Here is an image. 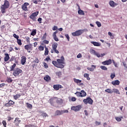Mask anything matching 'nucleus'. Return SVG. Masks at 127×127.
Returning <instances> with one entry per match:
<instances>
[{"label": "nucleus", "mask_w": 127, "mask_h": 127, "mask_svg": "<svg viewBox=\"0 0 127 127\" xmlns=\"http://www.w3.org/2000/svg\"><path fill=\"white\" fill-rule=\"evenodd\" d=\"M81 109H82V106L81 105H77L76 106H72L71 107V110L74 112H79Z\"/></svg>", "instance_id": "nucleus-8"}, {"label": "nucleus", "mask_w": 127, "mask_h": 127, "mask_svg": "<svg viewBox=\"0 0 127 127\" xmlns=\"http://www.w3.org/2000/svg\"><path fill=\"white\" fill-rule=\"evenodd\" d=\"M115 120H116L117 122H121L122 121V119L118 117H115Z\"/></svg>", "instance_id": "nucleus-48"}, {"label": "nucleus", "mask_w": 127, "mask_h": 127, "mask_svg": "<svg viewBox=\"0 0 127 127\" xmlns=\"http://www.w3.org/2000/svg\"><path fill=\"white\" fill-rule=\"evenodd\" d=\"M25 127H35V126L31 124L26 125L25 126Z\"/></svg>", "instance_id": "nucleus-47"}, {"label": "nucleus", "mask_w": 127, "mask_h": 127, "mask_svg": "<svg viewBox=\"0 0 127 127\" xmlns=\"http://www.w3.org/2000/svg\"><path fill=\"white\" fill-rule=\"evenodd\" d=\"M6 81L7 82V83H11V82H12V80L10 77L7 78Z\"/></svg>", "instance_id": "nucleus-39"}, {"label": "nucleus", "mask_w": 127, "mask_h": 127, "mask_svg": "<svg viewBox=\"0 0 127 127\" xmlns=\"http://www.w3.org/2000/svg\"><path fill=\"white\" fill-rule=\"evenodd\" d=\"M109 4L111 7H115L117 5H119L118 3H116L113 0H110L109 1Z\"/></svg>", "instance_id": "nucleus-12"}, {"label": "nucleus", "mask_w": 127, "mask_h": 127, "mask_svg": "<svg viewBox=\"0 0 127 127\" xmlns=\"http://www.w3.org/2000/svg\"><path fill=\"white\" fill-rule=\"evenodd\" d=\"M5 86V83H1L0 84V88H3Z\"/></svg>", "instance_id": "nucleus-56"}, {"label": "nucleus", "mask_w": 127, "mask_h": 127, "mask_svg": "<svg viewBox=\"0 0 127 127\" xmlns=\"http://www.w3.org/2000/svg\"><path fill=\"white\" fill-rule=\"evenodd\" d=\"M91 43L92 44H93L94 46H97V47L101 46V43L99 42L92 41L91 42Z\"/></svg>", "instance_id": "nucleus-22"}, {"label": "nucleus", "mask_w": 127, "mask_h": 127, "mask_svg": "<svg viewBox=\"0 0 127 127\" xmlns=\"http://www.w3.org/2000/svg\"><path fill=\"white\" fill-rule=\"evenodd\" d=\"M93 100L90 97H87L86 99L83 100V103L85 104V105H87V104L93 105Z\"/></svg>", "instance_id": "nucleus-6"}, {"label": "nucleus", "mask_w": 127, "mask_h": 127, "mask_svg": "<svg viewBox=\"0 0 127 127\" xmlns=\"http://www.w3.org/2000/svg\"><path fill=\"white\" fill-rule=\"evenodd\" d=\"M22 73V70L19 68H16L13 71L12 73L13 76L16 77V76H19V74H21Z\"/></svg>", "instance_id": "nucleus-4"}, {"label": "nucleus", "mask_w": 127, "mask_h": 127, "mask_svg": "<svg viewBox=\"0 0 127 127\" xmlns=\"http://www.w3.org/2000/svg\"><path fill=\"white\" fill-rule=\"evenodd\" d=\"M57 46H58V44L57 43H54L52 45V50L51 51V53H56V54H59V51L57 50Z\"/></svg>", "instance_id": "nucleus-3"}, {"label": "nucleus", "mask_w": 127, "mask_h": 127, "mask_svg": "<svg viewBox=\"0 0 127 127\" xmlns=\"http://www.w3.org/2000/svg\"><path fill=\"white\" fill-rule=\"evenodd\" d=\"M55 116H61V115H63L62 113V110H57L55 114Z\"/></svg>", "instance_id": "nucleus-25"}, {"label": "nucleus", "mask_w": 127, "mask_h": 127, "mask_svg": "<svg viewBox=\"0 0 127 127\" xmlns=\"http://www.w3.org/2000/svg\"><path fill=\"white\" fill-rule=\"evenodd\" d=\"M91 67H87V70H89V71H91V72H93V71H94V70H95V68H96V66L95 65H92Z\"/></svg>", "instance_id": "nucleus-26"}, {"label": "nucleus", "mask_w": 127, "mask_h": 127, "mask_svg": "<svg viewBox=\"0 0 127 127\" xmlns=\"http://www.w3.org/2000/svg\"><path fill=\"white\" fill-rule=\"evenodd\" d=\"M73 81L74 83H76V84H79V83H81V82H82V80L78 79L77 78H73Z\"/></svg>", "instance_id": "nucleus-33"}, {"label": "nucleus", "mask_w": 127, "mask_h": 127, "mask_svg": "<svg viewBox=\"0 0 127 127\" xmlns=\"http://www.w3.org/2000/svg\"><path fill=\"white\" fill-rule=\"evenodd\" d=\"M42 20V18L40 17L38 19V21L39 22V23H42V22H41Z\"/></svg>", "instance_id": "nucleus-64"}, {"label": "nucleus", "mask_w": 127, "mask_h": 127, "mask_svg": "<svg viewBox=\"0 0 127 127\" xmlns=\"http://www.w3.org/2000/svg\"><path fill=\"white\" fill-rule=\"evenodd\" d=\"M64 60L65 59L64 58V57L62 56L61 57V59L57 60V62L53 61L52 62V64L57 68H61V69H63V68H64V65H63V64H65V63H64Z\"/></svg>", "instance_id": "nucleus-1"}, {"label": "nucleus", "mask_w": 127, "mask_h": 127, "mask_svg": "<svg viewBox=\"0 0 127 127\" xmlns=\"http://www.w3.org/2000/svg\"><path fill=\"white\" fill-rule=\"evenodd\" d=\"M62 113L63 114H65V113H68V111L66 110H62Z\"/></svg>", "instance_id": "nucleus-60"}, {"label": "nucleus", "mask_w": 127, "mask_h": 127, "mask_svg": "<svg viewBox=\"0 0 127 127\" xmlns=\"http://www.w3.org/2000/svg\"><path fill=\"white\" fill-rule=\"evenodd\" d=\"M95 125L96 126H100L101 125V122H99L98 121L95 122Z\"/></svg>", "instance_id": "nucleus-63"}, {"label": "nucleus", "mask_w": 127, "mask_h": 127, "mask_svg": "<svg viewBox=\"0 0 127 127\" xmlns=\"http://www.w3.org/2000/svg\"><path fill=\"white\" fill-rule=\"evenodd\" d=\"M112 85H117V86H119L120 85V81L119 80H114L112 82Z\"/></svg>", "instance_id": "nucleus-27"}, {"label": "nucleus", "mask_w": 127, "mask_h": 127, "mask_svg": "<svg viewBox=\"0 0 127 127\" xmlns=\"http://www.w3.org/2000/svg\"><path fill=\"white\" fill-rule=\"evenodd\" d=\"M56 99V102L57 103V104H62V103H63V100L60 98H58L57 97V98H56L55 100Z\"/></svg>", "instance_id": "nucleus-28"}, {"label": "nucleus", "mask_w": 127, "mask_h": 127, "mask_svg": "<svg viewBox=\"0 0 127 127\" xmlns=\"http://www.w3.org/2000/svg\"><path fill=\"white\" fill-rule=\"evenodd\" d=\"M21 94H17L13 96V98L14 100H17L19 98H20L21 97Z\"/></svg>", "instance_id": "nucleus-24"}, {"label": "nucleus", "mask_w": 127, "mask_h": 127, "mask_svg": "<svg viewBox=\"0 0 127 127\" xmlns=\"http://www.w3.org/2000/svg\"><path fill=\"white\" fill-rule=\"evenodd\" d=\"M57 31H55L53 34V37H54L55 41H59V39H58L57 36L56 35V34H57Z\"/></svg>", "instance_id": "nucleus-19"}, {"label": "nucleus", "mask_w": 127, "mask_h": 127, "mask_svg": "<svg viewBox=\"0 0 127 127\" xmlns=\"http://www.w3.org/2000/svg\"><path fill=\"white\" fill-rule=\"evenodd\" d=\"M76 100H77V98H76L75 97H72L71 98L72 102H76Z\"/></svg>", "instance_id": "nucleus-58"}, {"label": "nucleus", "mask_w": 127, "mask_h": 127, "mask_svg": "<svg viewBox=\"0 0 127 127\" xmlns=\"http://www.w3.org/2000/svg\"><path fill=\"white\" fill-rule=\"evenodd\" d=\"M95 55L96 56H97V57H98V58H100V57H101V55H100V53H95Z\"/></svg>", "instance_id": "nucleus-54"}, {"label": "nucleus", "mask_w": 127, "mask_h": 127, "mask_svg": "<svg viewBox=\"0 0 127 127\" xmlns=\"http://www.w3.org/2000/svg\"><path fill=\"white\" fill-rule=\"evenodd\" d=\"M9 7V1L5 0L4 1V4L0 6L1 13H5V9Z\"/></svg>", "instance_id": "nucleus-2"}, {"label": "nucleus", "mask_w": 127, "mask_h": 127, "mask_svg": "<svg viewBox=\"0 0 127 127\" xmlns=\"http://www.w3.org/2000/svg\"><path fill=\"white\" fill-rule=\"evenodd\" d=\"M13 37H14V38H16V39L18 40V38H19V36H17V35H16V34H13Z\"/></svg>", "instance_id": "nucleus-51"}, {"label": "nucleus", "mask_w": 127, "mask_h": 127, "mask_svg": "<svg viewBox=\"0 0 127 127\" xmlns=\"http://www.w3.org/2000/svg\"><path fill=\"white\" fill-rule=\"evenodd\" d=\"M38 13H39V11L35 12L29 16L31 19H32L33 21H36V16L38 15Z\"/></svg>", "instance_id": "nucleus-5"}, {"label": "nucleus", "mask_w": 127, "mask_h": 127, "mask_svg": "<svg viewBox=\"0 0 127 127\" xmlns=\"http://www.w3.org/2000/svg\"><path fill=\"white\" fill-rule=\"evenodd\" d=\"M110 77H111V78L113 80V79H114V78L116 77V74L115 73H112Z\"/></svg>", "instance_id": "nucleus-50"}, {"label": "nucleus", "mask_w": 127, "mask_h": 127, "mask_svg": "<svg viewBox=\"0 0 127 127\" xmlns=\"http://www.w3.org/2000/svg\"><path fill=\"white\" fill-rule=\"evenodd\" d=\"M16 66V64H13L12 65H11V67H10V71H14V68Z\"/></svg>", "instance_id": "nucleus-32"}, {"label": "nucleus", "mask_w": 127, "mask_h": 127, "mask_svg": "<svg viewBox=\"0 0 127 127\" xmlns=\"http://www.w3.org/2000/svg\"><path fill=\"white\" fill-rule=\"evenodd\" d=\"M105 91L107 93H109L110 94H112L113 93V90L109 88L106 89Z\"/></svg>", "instance_id": "nucleus-36"}, {"label": "nucleus", "mask_w": 127, "mask_h": 127, "mask_svg": "<svg viewBox=\"0 0 127 127\" xmlns=\"http://www.w3.org/2000/svg\"><path fill=\"white\" fill-rule=\"evenodd\" d=\"M80 96L81 98H83V97H86V96H87V93L85 91L81 90L80 92Z\"/></svg>", "instance_id": "nucleus-23"}, {"label": "nucleus", "mask_w": 127, "mask_h": 127, "mask_svg": "<svg viewBox=\"0 0 127 127\" xmlns=\"http://www.w3.org/2000/svg\"><path fill=\"white\" fill-rule=\"evenodd\" d=\"M45 50L44 55H45V56H47V55H48V54H49V50H48V48L46 47V46L45 47Z\"/></svg>", "instance_id": "nucleus-30"}, {"label": "nucleus", "mask_w": 127, "mask_h": 127, "mask_svg": "<svg viewBox=\"0 0 127 127\" xmlns=\"http://www.w3.org/2000/svg\"><path fill=\"white\" fill-rule=\"evenodd\" d=\"M84 113H85V116H89V114L88 113V111L87 110H85L84 111Z\"/></svg>", "instance_id": "nucleus-59"}, {"label": "nucleus", "mask_w": 127, "mask_h": 127, "mask_svg": "<svg viewBox=\"0 0 127 127\" xmlns=\"http://www.w3.org/2000/svg\"><path fill=\"white\" fill-rule=\"evenodd\" d=\"M113 63L115 67L118 68V64H117L114 60H112Z\"/></svg>", "instance_id": "nucleus-52"}, {"label": "nucleus", "mask_w": 127, "mask_h": 127, "mask_svg": "<svg viewBox=\"0 0 127 127\" xmlns=\"http://www.w3.org/2000/svg\"><path fill=\"white\" fill-rule=\"evenodd\" d=\"M83 32H84V30H78L72 33V35L73 36H80L81 34H82Z\"/></svg>", "instance_id": "nucleus-7"}, {"label": "nucleus", "mask_w": 127, "mask_h": 127, "mask_svg": "<svg viewBox=\"0 0 127 127\" xmlns=\"http://www.w3.org/2000/svg\"><path fill=\"white\" fill-rule=\"evenodd\" d=\"M84 78H86L87 80H88V81H90V80H91V78L89 77V74L88 73H84Z\"/></svg>", "instance_id": "nucleus-34"}, {"label": "nucleus", "mask_w": 127, "mask_h": 127, "mask_svg": "<svg viewBox=\"0 0 127 127\" xmlns=\"http://www.w3.org/2000/svg\"><path fill=\"white\" fill-rule=\"evenodd\" d=\"M112 93H115V94H118V95H120L121 94L119 89L116 88H114L113 89Z\"/></svg>", "instance_id": "nucleus-29"}, {"label": "nucleus", "mask_w": 127, "mask_h": 127, "mask_svg": "<svg viewBox=\"0 0 127 127\" xmlns=\"http://www.w3.org/2000/svg\"><path fill=\"white\" fill-rule=\"evenodd\" d=\"M12 105H14V102L11 100H10L8 101V103L4 104V106L5 107H10L12 106Z\"/></svg>", "instance_id": "nucleus-11"}, {"label": "nucleus", "mask_w": 127, "mask_h": 127, "mask_svg": "<svg viewBox=\"0 0 127 127\" xmlns=\"http://www.w3.org/2000/svg\"><path fill=\"white\" fill-rule=\"evenodd\" d=\"M101 69H102V70H108V68H107V67H106L105 65H101L100 66Z\"/></svg>", "instance_id": "nucleus-41"}, {"label": "nucleus", "mask_w": 127, "mask_h": 127, "mask_svg": "<svg viewBox=\"0 0 127 127\" xmlns=\"http://www.w3.org/2000/svg\"><path fill=\"white\" fill-rule=\"evenodd\" d=\"M51 61V59H50V57H47V58H46L44 60V61H47V62H48V61Z\"/></svg>", "instance_id": "nucleus-49"}, {"label": "nucleus", "mask_w": 127, "mask_h": 127, "mask_svg": "<svg viewBox=\"0 0 127 127\" xmlns=\"http://www.w3.org/2000/svg\"><path fill=\"white\" fill-rule=\"evenodd\" d=\"M96 24H97L98 27H101V26H102V24H101V22L98 21L96 22Z\"/></svg>", "instance_id": "nucleus-44"}, {"label": "nucleus", "mask_w": 127, "mask_h": 127, "mask_svg": "<svg viewBox=\"0 0 127 127\" xmlns=\"http://www.w3.org/2000/svg\"><path fill=\"white\" fill-rule=\"evenodd\" d=\"M29 5V3L25 2L24 3L22 6L21 8L24 10V11H27L28 10V8H27V6Z\"/></svg>", "instance_id": "nucleus-10"}, {"label": "nucleus", "mask_w": 127, "mask_h": 127, "mask_svg": "<svg viewBox=\"0 0 127 127\" xmlns=\"http://www.w3.org/2000/svg\"><path fill=\"white\" fill-rule=\"evenodd\" d=\"M26 63V57L22 56L21 59V64H22V65H24V64H25Z\"/></svg>", "instance_id": "nucleus-15"}, {"label": "nucleus", "mask_w": 127, "mask_h": 127, "mask_svg": "<svg viewBox=\"0 0 127 127\" xmlns=\"http://www.w3.org/2000/svg\"><path fill=\"white\" fill-rule=\"evenodd\" d=\"M65 37H66V38H67L68 41H70V37H69V35H68V34H65Z\"/></svg>", "instance_id": "nucleus-55"}, {"label": "nucleus", "mask_w": 127, "mask_h": 127, "mask_svg": "<svg viewBox=\"0 0 127 127\" xmlns=\"http://www.w3.org/2000/svg\"><path fill=\"white\" fill-rule=\"evenodd\" d=\"M38 50H39V51H43V50H44V47L42 46H40L38 47Z\"/></svg>", "instance_id": "nucleus-38"}, {"label": "nucleus", "mask_w": 127, "mask_h": 127, "mask_svg": "<svg viewBox=\"0 0 127 127\" xmlns=\"http://www.w3.org/2000/svg\"><path fill=\"white\" fill-rule=\"evenodd\" d=\"M51 79V78L50 77V76H49V75H46L44 77V80H45L47 82L50 81Z\"/></svg>", "instance_id": "nucleus-31"}, {"label": "nucleus", "mask_w": 127, "mask_h": 127, "mask_svg": "<svg viewBox=\"0 0 127 127\" xmlns=\"http://www.w3.org/2000/svg\"><path fill=\"white\" fill-rule=\"evenodd\" d=\"M4 61L5 62H7V61L9 60V55L8 54H4Z\"/></svg>", "instance_id": "nucleus-20"}, {"label": "nucleus", "mask_w": 127, "mask_h": 127, "mask_svg": "<svg viewBox=\"0 0 127 127\" xmlns=\"http://www.w3.org/2000/svg\"><path fill=\"white\" fill-rule=\"evenodd\" d=\"M34 62H35V63H39V60H38V59L36 58L34 61Z\"/></svg>", "instance_id": "nucleus-61"}, {"label": "nucleus", "mask_w": 127, "mask_h": 127, "mask_svg": "<svg viewBox=\"0 0 127 127\" xmlns=\"http://www.w3.org/2000/svg\"><path fill=\"white\" fill-rule=\"evenodd\" d=\"M2 124L4 127H6V122L5 121H3Z\"/></svg>", "instance_id": "nucleus-53"}, {"label": "nucleus", "mask_w": 127, "mask_h": 127, "mask_svg": "<svg viewBox=\"0 0 127 127\" xmlns=\"http://www.w3.org/2000/svg\"><path fill=\"white\" fill-rule=\"evenodd\" d=\"M53 88L56 91H58V90H59V89L63 88V86H62V85H61L60 84H56V85H54L53 86Z\"/></svg>", "instance_id": "nucleus-13"}, {"label": "nucleus", "mask_w": 127, "mask_h": 127, "mask_svg": "<svg viewBox=\"0 0 127 127\" xmlns=\"http://www.w3.org/2000/svg\"><path fill=\"white\" fill-rule=\"evenodd\" d=\"M31 35L32 36H34L35 35H36V29H33L31 33Z\"/></svg>", "instance_id": "nucleus-35"}, {"label": "nucleus", "mask_w": 127, "mask_h": 127, "mask_svg": "<svg viewBox=\"0 0 127 127\" xmlns=\"http://www.w3.org/2000/svg\"><path fill=\"white\" fill-rule=\"evenodd\" d=\"M21 121L19 120V118H16L14 123L16 127H18V125L20 124Z\"/></svg>", "instance_id": "nucleus-18"}, {"label": "nucleus", "mask_w": 127, "mask_h": 127, "mask_svg": "<svg viewBox=\"0 0 127 127\" xmlns=\"http://www.w3.org/2000/svg\"><path fill=\"white\" fill-rule=\"evenodd\" d=\"M96 52H96V51H95L93 49L90 50V53H91V54H93V55H95L96 54Z\"/></svg>", "instance_id": "nucleus-42"}, {"label": "nucleus", "mask_w": 127, "mask_h": 127, "mask_svg": "<svg viewBox=\"0 0 127 127\" xmlns=\"http://www.w3.org/2000/svg\"><path fill=\"white\" fill-rule=\"evenodd\" d=\"M77 97H81V93L79 91H77L76 93H74Z\"/></svg>", "instance_id": "nucleus-45"}, {"label": "nucleus", "mask_w": 127, "mask_h": 127, "mask_svg": "<svg viewBox=\"0 0 127 127\" xmlns=\"http://www.w3.org/2000/svg\"><path fill=\"white\" fill-rule=\"evenodd\" d=\"M17 43L19 45V46H21L22 45V43H21V40L18 39L17 40Z\"/></svg>", "instance_id": "nucleus-37"}, {"label": "nucleus", "mask_w": 127, "mask_h": 127, "mask_svg": "<svg viewBox=\"0 0 127 127\" xmlns=\"http://www.w3.org/2000/svg\"><path fill=\"white\" fill-rule=\"evenodd\" d=\"M82 58V54L79 53L78 55H77V58Z\"/></svg>", "instance_id": "nucleus-62"}, {"label": "nucleus", "mask_w": 127, "mask_h": 127, "mask_svg": "<svg viewBox=\"0 0 127 127\" xmlns=\"http://www.w3.org/2000/svg\"><path fill=\"white\" fill-rule=\"evenodd\" d=\"M56 75L57 76H58V77H60V76H61V75H62V72H61V71H58L56 72Z\"/></svg>", "instance_id": "nucleus-40"}, {"label": "nucleus", "mask_w": 127, "mask_h": 127, "mask_svg": "<svg viewBox=\"0 0 127 127\" xmlns=\"http://www.w3.org/2000/svg\"><path fill=\"white\" fill-rule=\"evenodd\" d=\"M39 114H40L41 116L43 117V118H46V117H48V114H47L46 113H44L43 111H39Z\"/></svg>", "instance_id": "nucleus-21"}, {"label": "nucleus", "mask_w": 127, "mask_h": 127, "mask_svg": "<svg viewBox=\"0 0 127 127\" xmlns=\"http://www.w3.org/2000/svg\"><path fill=\"white\" fill-rule=\"evenodd\" d=\"M27 107L28 108V109H32V105L28 103H27Z\"/></svg>", "instance_id": "nucleus-43"}, {"label": "nucleus", "mask_w": 127, "mask_h": 127, "mask_svg": "<svg viewBox=\"0 0 127 127\" xmlns=\"http://www.w3.org/2000/svg\"><path fill=\"white\" fill-rule=\"evenodd\" d=\"M58 29V27L56 26H54V27L53 28V30H54V31H55V30H57V29Z\"/></svg>", "instance_id": "nucleus-57"}, {"label": "nucleus", "mask_w": 127, "mask_h": 127, "mask_svg": "<svg viewBox=\"0 0 127 127\" xmlns=\"http://www.w3.org/2000/svg\"><path fill=\"white\" fill-rule=\"evenodd\" d=\"M76 5H77V6H78V8L79 9L78 11V14H79L80 15H85V13H84V11H83L82 10H81L79 4H76Z\"/></svg>", "instance_id": "nucleus-16"}, {"label": "nucleus", "mask_w": 127, "mask_h": 127, "mask_svg": "<svg viewBox=\"0 0 127 127\" xmlns=\"http://www.w3.org/2000/svg\"><path fill=\"white\" fill-rule=\"evenodd\" d=\"M43 65H44V67L46 68L47 69V68H48V64H47L45 62L43 63Z\"/></svg>", "instance_id": "nucleus-46"}, {"label": "nucleus", "mask_w": 127, "mask_h": 127, "mask_svg": "<svg viewBox=\"0 0 127 127\" xmlns=\"http://www.w3.org/2000/svg\"><path fill=\"white\" fill-rule=\"evenodd\" d=\"M32 44H29L28 45H26L24 46V49L26 50H27L28 53H30V51L28 50H32L33 49V47Z\"/></svg>", "instance_id": "nucleus-9"}, {"label": "nucleus", "mask_w": 127, "mask_h": 127, "mask_svg": "<svg viewBox=\"0 0 127 127\" xmlns=\"http://www.w3.org/2000/svg\"><path fill=\"white\" fill-rule=\"evenodd\" d=\"M56 99H57V97H55L50 99L49 100L50 104H51L52 106H54V103H55L54 101H55Z\"/></svg>", "instance_id": "nucleus-17"}, {"label": "nucleus", "mask_w": 127, "mask_h": 127, "mask_svg": "<svg viewBox=\"0 0 127 127\" xmlns=\"http://www.w3.org/2000/svg\"><path fill=\"white\" fill-rule=\"evenodd\" d=\"M103 65H111L112 64V60L109 59L102 62Z\"/></svg>", "instance_id": "nucleus-14"}]
</instances>
